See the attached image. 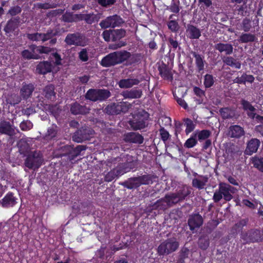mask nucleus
I'll list each match as a JSON object with an SVG mask.
<instances>
[{"mask_svg": "<svg viewBox=\"0 0 263 263\" xmlns=\"http://www.w3.org/2000/svg\"><path fill=\"white\" fill-rule=\"evenodd\" d=\"M20 127L23 131L29 130L33 127V124L29 120H24L20 123Z\"/></svg>", "mask_w": 263, "mask_h": 263, "instance_id": "56", "label": "nucleus"}, {"mask_svg": "<svg viewBox=\"0 0 263 263\" xmlns=\"http://www.w3.org/2000/svg\"><path fill=\"white\" fill-rule=\"evenodd\" d=\"M58 130V128L57 126L52 125L48 129L47 133L44 135L43 137L44 140L49 141L55 138L57 136Z\"/></svg>", "mask_w": 263, "mask_h": 263, "instance_id": "44", "label": "nucleus"}, {"mask_svg": "<svg viewBox=\"0 0 263 263\" xmlns=\"http://www.w3.org/2000/svg\"><path fill=\"white\" fill-rule=\"evenodd\" d=\"M21 55L22 58L25 60H37L40 58V56L37 54L33 53L28 49H25L22 51Z\"/></svg>", "mask_w": 263, "mask_h": 263, "instance_id": "49", "label": "nucleus"}, {"mask_svg": "<svg viewBox=\"0 0 263 263\" xmlns=\"http://www.w3.org/2000/svg\"><path fill=\"white\" fill-rule=\"evenodd\" d=\"M34 89L35 87L33 84L23 83L20 89V95L23 99L27 100L31 97Z\"/></svg>", "mask_w": 263, "mask_h": 263, "instance_id": "17", "label": "nucleus"}, {"mask_svg": "<svg viewBox=\"0 0 263 263\" xmlns=\"http://www.w3.org/2000/svg\"><path fill=\"white\" fill-rule=\"evenodd\" d=\"M191 189L186 186H183L176 193L181 201L184 200L186 197L191 194Z\"/></svg>", "mask_w": 263, "mask_h": 263, "instance_id": "47", "label": "nucleus"}, {"mask_svg": "<svg viewBox=\"0 0 263 263\" xmlns=\"http://www.w3.org/2000/svg\"><path fill=\"white\" fill-rule=\"evenodd\" d=\"M64 42L68 46L84 47L89 43V39L80 32L68 33L64 40Z\"/></svg>", "mask_w": 263, "mask_h": 263, "instance_id": "5", "label": "nucleus"}, {"mask_svg": "<svg viewBox=\"0 0 263 263\" xmlns=\"http://www.w3.org/2000/svg\"><path fill=\"white\" fill-rule=\"evenodd\" d=\"M22 98L21 96H18L16 94H13L10 96V97L7 99V101L8 103H9L11 105H15L16 104H18L22 100Z\"/></svg>", "mask_w": 263, "mask_h": 263, "instance_id": "52", "label": "nucleus"}, {"mask_svg": "<svg viewBox=\"0 0 263 263\" xmlns=\"http://www.w3.org/2000/svg\"><path fill=\"white\" fill-rule=\"evenodd\" d=\"M214 48L220 53L224 52L226 55H230L233 53V45L229 43H219L215 45Z\"/></svg>", "mask_w": 263, "mask_h": 263, "instance_id": "25", "label": "nucleus"}, {"mask_svg": "<svg viewBox=\"0 0 263 263\" xmlns=\"http://www.w3.org/2000/svg\"><path fill=\"white\" fill-rule=\"evenodd\" d=\"M17 146L20 154L25 156L30 153L31 148L26 139H20L17 143Z\"/></svg>", "mask_w": 263, "mask_h": 263, "instance_id": "26", "label": "nucleus"}, {"mask_svg": "<svg viewBox=\"0 0 263 263\" xmlns=\"http://www.w3.org/2000/svg\"><path fill=\"white\" fill-rule=\"evenodd\" d=\"M86 146L85 145H78L76 147L73 148L71 146L70 154L69 158H67V161H71L74 160L77 156H78L81 152L85 150Z\"/></svg>", "mask_w": 263, "mask_h": 263, "instance_id": "36", "label": "nucleus"}, {"mask_svg": "<svg viewBox=\"0 0 263 263\" xmlns=\"http://www.w3.org/2000/svg\"><path fill=\"white\" fill-rule=\"evenodd\" d=\"M22 23L20 16L11 17L7 22L4 30L6 33H11L17 29Z\"/></svg>", "mask_w": 263, "mask_h": 263, "instance_id": "15", "label": "nucleus"}, {"mask_svg": "<svg viewBox=\"0 0 263 263\" xmlns=\"http://www.w3.org/2000/svg\"><path fill=\"white\" fill-rule=\"evenodd\" d=\"M158 70L159 71V74L164 80L172 81L173 73L172 69L167 65L162 63L159 66Z\"/></svg>", "mask_w": 263, "mask_h": 263, "instance_id": "20", "label": "nucleus"}, {"mask_svg": "<svg viewBox=\"0 0 263 263\" xmlns=\"http://www.w3.org/2000/svg\"><path fill=\"white\" fill-rule=\"evenodd\" d=\"M185 124L186 125L185 133L186 134H188L194 130L195 124L191 120L188 118L186 119L185 120Z\"/></svg>", "mask_w": 263, "mask_h": 263, "instance_id": "60", "label": "nucleus"}, {"mask_svg": "<svg viewBox=\"0 0 263 263\" xmlns=\"http://www.w3.org/2000/svg\"><path fill=\"white\" fill-rule=\"evenodd\" d=\"M57 34V31H54L52 29H48L46 33H43V42L50 40V45H55L57 42V39L55 37Z\"/></svg>", "mask_w": 263, "mask_h": 263, "instance_id": "33", "label": "nucleus"}, {"mask_svg": "<svg viewBox=\"0 0 263 263\" xmlns=\"http://www.w3.org/2000/svg\"><path fill=\"white\" fill-rule=\"evenodd\" d=\"M241 238L245 243H255L263 241V228L252 229L241 234Z\"/></svg>", "mask_w": 263, "mask_h": 263, "instance_id": "6", "label": "nucleus"}, {"mask_svg": "<svg viewBox=\"0 0 263 263\" xmlns=\"http://www.w3.org/2000/svg\"><path fill=\"white\" fill-rule=\"evenodd\" d=\"M214 83V78L212 75L206 74L204 76V85L205 88H210L213 86Z\"/></svg>", "mask_w": 263, "mask_h": 263, "instance_id": "55", "label": "nucleus"}, {"mask_svg": "<svg viewBox=\"0 0 263 263\" xmlns=\"http://www.w3.org/2000/svg\"><path fill=\"white\" fill-rule=\"evenodd\" d=\"M209 178L207 176L198 175V178H195L192 180V186L199 190L203 189L208 181Z\"/></svg>", "mask_w": 263, "mask_h": 263, "instance_id": "27", "label": "nucleus"}, {"mask_svg": "<svg viewBox=\"0 0 263 263\" xmlns=\"http://www.w3.org/2000/svg\"><path fill=\"white\" fill-rule=\"evenodd\" d=\"M116 64H120L129 59L131 55L130 52L125 51H120L114 52Z\"/></svg>", "mask_w": 263, "mask_h": 263, "instance_id": "30", "label": "nucleus"}, {"mask_svg": "<svg viewBox=\"0 0 263 263\" xmlns=\"http://www.w3.org/2000/svg\"><path fill=\"white\" fill-rule=\"evenodd\" d=\"M58 5L53 2H48L45 3H37L34 4V7L38 9H49L57 7Z\"/></svg>", "mask_w": 263, "mask_h": 263, "instance_id": "45", "label": "nucleus"}, {"mask_svg": "<svg viewBox=\"0 0 263 263\" xmlns=\"http://www.w3.org/2000/svg\"><path fill=\"white\" fill-rule=\"evenodd\" d=\"M198 245L199 247L202 250H205L209 245V240L205 237H201L199 239Z\"/></svg>", "mask_w": 263, "mask_h": 263, "instance_id": "64", "label": "nucleus"}, {"mask_svg": "<svg viewBox=\"0 0 263 263\" xmlns=\"http://www.w3.org/2000/svg\"><path fill=\"white\" fill-rule=\"evenodd\" d=\"M219 112L223 119L232 118L235 116L234 111L228 107L221 108Z\"/></svg>", "mask_w": 263, "mask_h": 263, "instance_id": "46", "label": "nucleus"}, {"mask_svg": "<svg viewBox=\"0 0 263 263\" xmlns=\"http://www.w3.org/2000/svg\"><path fill=\"white\" fill-rule=\"evenodd\" d=\"M222 61L226 65L234 67L237 69L240 68L241 63L237 61V59H234L232 57L224 56L222 58Z\"/></svg>", "mask_w": 263, "mask_h": 263, "instance_id": "38", "label": "nucleus"}, {"mask_svg": "<svg viewBox=\"0 0 263 263\" xmlns=\"http://www.w3.org/2000/svg\"><path fill=\"white\" fill-rule=\"evenodd\" d=\"M71 145H66L61 147L60 149L61 154L60 156L61 157H66L67 159L69 158L70 154Z\"/></svg>", "mask_w": 263, "mask_h": 263, "instance_id": "58", "label": "nucleus"}, {"mask_svg": "<svg viewBox=\"0 0 263 263\" xmlns=\"http://www.w3.org/2000/svg\"><path fill=\"white\" fill-rule=\"evenodd\" d=\"M114 52L105 57L101 61V65L104 67H109L116 65Z\"/></svg>", "mask_w": 263, "mask_h": 263, "instance_id": "40", "label": "nucleus"}, {"mask_svg": "<svg viewBox=\"0 0 263 263\" xmlns=\"http://www.w3.org/2000/svg\"><path fill=\"white\" fill-rule=\"evenodd\" d=\"M54 48L44 46H39L37 48V52L40 54H48L52 51H54Z\"/></svg>", "mask_w": 263, "mask_h": 263, "instance_id": "61", "label": "nucleus"}, {"mask_svg": "<svg viewBox=\"0 0 263 263\" xmlns=\"http://www.w3.org/2000/svg\"><path fill=\"white\" fill-rule=\"evenodd\" d=\"M260 142L257 138H252L247 143V147L245 151V154L247 155H251L256 153L260 145Z\"/></svg>", "mask_w": 263, "mask_h": 263, "instance_id": "18", "label": "nucleus"}, {"mask_svg": "<svg viewBox=\"0 0 263 263\" xmlns=\"http://www.w3.org/2000/svg\"><path fill=\"white\" fill-rule=\"evenodd\" d=\"M126 35V31L123 29L105 30L102 33V36L106 42L119 41Z\"/></svg>", "mask_w": 263, "mask_h": 263, "instance_id": "9", "label": "nucleus"}, {"mask_svg": "<svg viewBox=\"0 0 263 263\" xmlns=\"http://www.w3.org/2000/svg\"><path fill=\"white\" fill-rule=\"evenodd\" d=\"M196 137L197 134H195L190 138L188 139L184 144V146L187 148H191L195 146L197 143Z\"/></svg>", "mask_w": 263, "mask_h": 263, "instance_id": "57", "label": "nucleus"}, {"mask_svg": "<svg viewBox=\"0 0 263 263\" xmlns=\"http://www.w3.org/2000/svg\"><path fill=\"white\" fill-rule=\"evenodd\" d=\"M245 130L239 125H232L229 128L228 136L231 138H239L245 135Z\"/></svg>", "mask_w": 263, "mask_h": 263, "instance_id": "21", "label": "nucleus"}, {"mask_svg": "<svg viewBox=\"0 0 263 263\" xmlns=\"http://www.w3.org/2000/svg\"><path fill=\"white\" fill-rule=\"evenodd\" d=\"M124 140L126 142L142 144L143 142V137L138 133L130 132L124 135Z\"/></svg>", "mask_w": 263, "mask_h": 263, "instance_id": "16", "label": "nucleus"}, {"mask_svg": "<svg viewBox=\"0 0 263 263\" xmlns=\"http://www.w3.org/2000/svg\"><path fill=\"white\" fill-rule=\"evenodd\" d=\"M22 12V8L18 6H15L11 7L7 12V15L11 17H16L17 15Z\"/></svg>", "mask_w": 263, "mask_h": 263, "instance_id": "54", "label": "nucleus"}, {"mask_svg": "<svg viewBox=\"0 0 263 263\" xmlns=\"http://www.w3.org/2000/svg\"><path fill=\"white\" fill-rule=\"evenodd\" d=\"M125 162L120 165L118 167L121 170L120 173L124 174L129 172L132 169L136 167L137 162V160L135 159L132 156L127 155L124 158Z\"/></svg>", "mask_w": 263, "mask_h": 263, "instance_id": "13", "label": "nucleus"}, {"mask_svg": "<svg viewBox=\"0 0 263 263\" xmlns=\"http://www.w3.org/2000/svg\"><path fill=\"white\" fill-rule=\"evenodd\" d=\"M16 130L18 132L17 129H15L13 124L6 120L0 121V134L8 136L12 138L16 134Z\"/></svg>", "mask_w": 263, "mask_h": 263, "instance_id": "12", "label": "nucleus"}, {"mask_svg": "<svg viewBox=\"0 0 263 263\" xmlns=\"http://www.w3.org/2000/svg\"><path fill=\"white\" fill-rule=\"evenodd\" d=\"M237 190L230 184L223 182L219 184L218 189L216 190L213 195V199L215 202H218L223 198L226 201H229L233 199V194L235 193Z\"/></svg>", "mask_w": 263, "mask_h": 263, "instance_id": "1", "label": "nucleus"}, {"mask_svg": "<svg viewBox=\"0 0 263 263\" xmlns=\"http://www.w3.org/2000/svg\"><path fill=\"white\" fill-rule=\"evenodd\" d=\"M211 134V132L209 130H202L199 132L197 135H198V138L199 140H207V139L210 136Z\"/></svg>", "mask_w": 263, "mask_h": 263, "instance_id": "59", "label": "nucleus"}, {"mask_svg": "<svg viewBox=\"0 0 263 263\" xmlns=\"http://www.w3.org/2000/svg\"><path fill=\"white\" fill-rule=\"evenodd\" d=\"M189 252V249L186 248H183L180 252L179 258L178 260H180L181 263H184V259L188 257Z\"/></svg>", "mask_w": 263, "mask_h": 263, "instance_id": "62", "label": "nucleus"}, {"mask_svg": "<svg viewBox=\"0 0 263 263\" xmlns=\"http://www.w3.org/2000/svg\"><path fill=\"white\" fill-rule=\"evenodd\" d=\"M52 69L51 64L48 61L40 62L36 67V70L40 74H45L50 72Z\"/></svg>", "mask_w": 263, "mask_h": 263, "instance_id": "35", "label": "nucleus"}, {"mask_svg": "<svg viewBox=\"0 0 263 263\" xmlns=\"http://www.w3.org/2000/svg\"><path fill=\"white\" fill-rule=\"evenodd\" d=\"M142 94L140 89H132L129 90L123 91L121 95L125 99H138L140 98Z\"/></svg>", "mask_w": 263, "mask_h": 263, "instance_id": "28", "label": "nucleus"}, {"mask_svg": "<svg viewBox=\"0 0 263 263\" xmlns=\"http://www.w3.org/2000/svg\"><path fill=\"white\" fill-rule=\"evenodd\" d=\"M111 95L110 91L105 89H90L85 95L87 100L93 102L103 101L107 99Z\"/></svg>", "mask_w": 263, "mask_h": 263, "instance_id": "7", "label": "nucleus"}, {"mask_svg": "<svg viewBox=\"0 0 263 263\" xmlns=\"http://www.w3.org/2000/svg\"><path fill=\"white\" fill-rule=\"evenodd\" d=\"M252 162L255 168L263 172V157H254L252 159Z\"/></svg>", "mask_w": 263, "mask_h": 263, "instance_id": "50", "label": "nucleus"}, {"mask_svg": "<svg viewBox=\"0 0 263 263\" xmlns=\"http://www.w3.org/2000/svg\"><path fill=\"white\" fill-rule=\"evenodd\" d=\"M165 197L170 206L181 201L176 193L167 194Z\"/></svg>", "mask_w": 263, "mask_h": 263, "instance_id": "51", "label": "nucleus"}, {"mask_svg": "<svg viewBox=\"0 0 263 263\" xmlns=\"http://www.w3.org/2000/svg\"><path fill=\"white\" fill-rule=\"evenodd\" d=\"M257 37L254 34L249 32H243L238 37V42L240 43H248L255 42Z\"/></svg>", "mask_w": 263, "mask_h": 263, "instance_id": "32", "label": "nucleus"}, {"mask_svg": "<svg viewBox=\"0 0 263 263\" xmlns=\"http://www.w3.org/2000/svg\"><path fill=\"white\" fill-rule=\"evenodd\" d=\"M123 23H124L123 19L116 14L107 17L100 23L99 25L101 28L106 29L109 27L115 28L121 26Z\"/></svg>", "mask_w": 263, "mask_h": 263, "instance_id": "11", "label": "nucleus"}, {"mask_svg": "<svg viewBox=\"0 0 263 263\" xmlns=\"http://www.w3.org/2000/svg\"><path fill=\"white\" fill-rule=\"evenodd\" d=\"M254 81V77L252 75L247 74L246 73L242 74V75L239 77L236 78L234 80V83L237 84H245L246 82H249L252 83Z\"/></svg>", "mask_w": 263, "mask_h": 263, "instance_id": "39", "label": "nucleus"}, {"mask_svg": "<svg viewBox=\"0 0 263 263\" xmlns=\"http://www.w3.org/2000/svg\"><path fill=\"white\" fill-rule=\"evenodd\" d=\"M132 107V104L124 102L112 103L108 105L104 111L108 115H118L121 112H126Z\"/></svg>", "mask_w": 263, "mask_h": 263, "instance_id": "8", "label": "nucleus"}, {"mask_svg": "<svg viewBox=\"0 0 263 263\" xmlns=\"http://www.w3.org/2000/svg\"><path fill=\"white\" fill-rule=\"evenodd\" d=\"M90 108L85 105H82L78 102H75L71 104L70 111L71 113L74 115H85L89 113Z\"/></svg>", "mask_w": 263, "mask_h": 263, "instance_id": "19", "label": "nucleus"}, {"mask_svg": "<svg viewBox=\"0 0 263 263\" xmlns=\"http://www.w3.org/2000/svg\"><path fill=\"white\" fill-rule=\"evenodd\" d=\"M129 125L134 130H139L146 126V123L143 118H135L129 122Z\"/></svg>", "mask_w": 263, "mask_h": 263, "instance_id": "37", "label": "nucleus"}, {"mask_svg": "<svg viewBox=\"0 0 263 263\" xmlns=\"http://www.w3.org/2000/svg\"><path fill=\"white\" fill-rule=\"evenodd\" d=\"M140 81L137 79H126L121 80L118 84L120 88H128L138 85Z\"/></svg>", "mask_w": 263, "mask_h": 263, "instance_id": "34", "label": "nucleus"}, {"mask_svg": "<svg viewBox=\"0 0 263 263\" xmlns=\"http://www.w3.org/2000/svg\"><path fill=\"white\" fill-rule=\"evenodd\" d=\"M16 203V198L12 193L7 194L2 200H0V204L4 208L11 207Z\"/></svg>", "mask_w": 263, "mask_h": 263, "instance_id": "22", "label": "nucleus"}, {"mask_svg": "<svg viewBox=\"0 0 263 263\" xmlns=\"http://www.w3.org/2000/svg\"><path fill=\"white\" fill-rule=\"evenodd\" d=\"M27 37L28 39L33 41H42L43 42V33H28Z\"/></svg>", "mask_w": 263, "mask_h": 263, "instance_id": "53", "label": "nucleus"}, {"mask_svg": "<svg viewBox=\"0 0 263 263\" xmlns=\"http://www.w3.org/2000/svg\"><path fill=\"white\" fill-rule=\"evenodd\" d=\"M44 161L42 153L39 151L29 153L24 161L25 167L34 171L38 169Z\"/></svg>", "mask_w": 263, "mask_h": 263, "instance_id": "3", "label": "nucleus"}, {"mask_svg": "<svg viewBox=\"0 0 263 263\" xmlns=\"http://www.w3.org/2000/svg\"><path fill=\"white\" fill-rule=\"evenodd\" d=\"M93 131L88 127H82L73 135L72 140L78 143L82 142L89 139L93 135Z\"/></svg>", "mask_w": 263, "mask_h": 263, "instance_id": "10", "label": "nucleus"}, {"mask_svg": "<svg viewBox=\"0 0 263 263\" xmlns=\"http://www.w3.org/2000/svg\"><path fill=\"white\" fill-rule=\"evenodd\" d=\"M186 31L191 39H198L201 36L200 29L193 25H187Z\"/></svg>", "mask_w": 263, "mask_h": 263, "instance_id": "29", "label": "nucleus"}, {"mask_svg": "<svg viewBox=\"0 0 263 263\" xmlns=\"http://www.w3.org/2000/svg\"><path fill=\"white\" fill-rule=\"evenodd\" d=\"M252 28V20L248 17L244 18L237 27L238 30L244 32H249Z\"/></svg>", "mask_w": 263, "mask_h": 263, "instance_id": "31", "label": "nucleus"}, {"mask_svg": "<svg viewBox=\"0 0 263 263\" xmlns=\"http://www.w3.org/2000/svg\"><path fill=\"white\" fill-rule=\"evenodd\" d=\"M153 209L165 210L170 207L167 199L165 196L158 200H157L153 205Z\"/></svg>", "mask_w": 263, "mask_h": 263, "instance_id": "41", "label": "nucleus"}, {"mask_svg": "<svg viewBox=\"0 0 263 263\" xmlns=\"http://www.w3.org/2000/svg\"><path fill=\"white\" fill-rule=\"evenodd\" d=\"M152 182V176L146 174L128 178L121 184L128 189H135L141 185H147Z\"/></svg>", "mask_w": 263, "mask_h": 263, "instance_id": "2", "label": "nucleus"}, {"mask_svg": "<svg viewBox=\"0 0 263 263\" xmlns=\"http://www.w3.org/2000/svg\"><path fill=\"white\" fill-rule=\"evenodd\" d=\"M202 217L199 214H195L190 215L187 220V223L191 231L195 229L199 228L203 224Z\"/></svg>", "mask_w": 263, "mask_h": 263, "instance_id": "14", "label": "nucleus"}, {"mask_svg": "<svg viewBox=\"0 0 263 263\" xmlns=\"http://www.w3.org/2000/svg\"><path fill=\"white\" fill-rule=\"evenodd\" d=\"M54 86L53 84H49L45 86L44 89L45 97L51 100H53L55 97V92L54 91Z\"/></svg>", "mask_w": 263, "mask_h": 263, "instance_id": "42", "label": "nucleus"}, {"mask_svg": "<svg viewBox=\"0 0 263 263\" xmlns=\"http://www.w3.org/2000/svg\"><path fill=\"white\" fill-rule=\"evenodd\" d=\"M179 243L175 238H168L162 242L157 248L159 255H167L176 251L179 248Z\"/></svg>", "mask_w": 263, "mask_h": 263, "instance_id": "4", "label": "nucleus"}, {"mask_svg": "<svg viewBox=\"0 0 263 263\" xmlns=\"http://www.w3.org/2000/svg\"><path fill=\"white\" fill-rule=\"evenodd\" d=\"M102 14L100 13H83V21L87 24L91 25L93 23H97L101 18Z\"/></svg>", "mask_w": 263, "mask_h": 263, "instance_id": "23", "label": "nucleus"}, {"mask_svg": "<svg viewBox=\"0 0 263 263\" xmlns=\"http://www.w3.org/2000/svg\"><path fill=\"white\" fill-rule=\"evenodd\" d=\"M120 172H121V170L118 167L112 170L105 175L104 178L105 181L107 182L111 181L116 177L123 174V173H120Z\"/></svg>", "mask_w": 263, "mask_h": 263, "instance_id": "43", "label": "nucleus"}, {"mask_svg": "<svg viewBox=\"0 0 263 263\" xmlns=\"http://www.w3.org/2000/svg\"><path fill=\"white\" fill-rule=\"evenodd\" d=\"M241 104L242 106L243 109L247 111V114L249 117L251 119L256 118V114L255 111L256 109L249 101L242 100L241 101Z\"/></svg>", "mask_w": 263, "mask_h": 263, "instance_id": "24", "label": "nucleus"}, {"mask_svg": "<svg viewBox=\"0 0 263 263\" xmlns=\"http://www.w3.org/2000/svg\"><path fill=\"white\" fill-rule=\"evenodd\" d=\"M248 222V219H243L239 221L234 226L233 228L235 229L236 231H239L242 230L243 227L247 225Z\"/></svg>", "mask_w": 263, "mask_h": 263, "instance_id": "63", "label": "nucleus"}, {"mask_svg": "<svg viewBox=\"0 0 263 263\" xmlns=\"http://www.w3.org/2000/svg\"><path fill=\"white\" fill-rule=\"evenodd\" d=\"M193 56L195 58L196 65L198 68V70L200 71L204 69V61L203 58L199 54L195 52H192Z\"/></svg>", "mask_w": 263, "mask_h": 263, "instance_id": "48", "label": "nucleus"}]
</instances>
